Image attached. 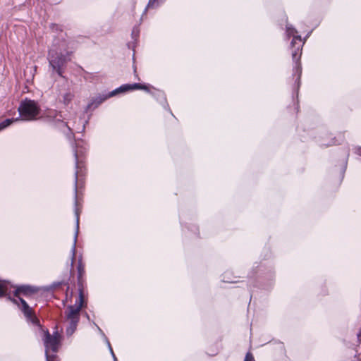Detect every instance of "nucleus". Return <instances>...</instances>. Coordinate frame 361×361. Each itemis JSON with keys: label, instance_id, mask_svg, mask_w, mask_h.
<instances>
[{"label": "nucleus", "instance_id": "nucleus-1", "mask_svg": "<svg viewBox=\"0 0 361 361\" xmlns=\"http://www.w3.org/2000/svg\"><path fill=\"white\" fill-rule=\"evenodd\" d=\"M48 60L52 69L59 76L63 77V68L67 61L70 60L66 42H61L59 44H53L49 51Z\"/></svg>", "mask_w": 361, "mask_h": 361}, {"label": "nucleus", "instance_id": "nucleus-2", "mask_svg": "<svg viewBox=\"0 0 361 361\" xmlns=\"http://www.w3.org/2000/svg\"><path fill=\"white\" fill-rule=\"evenodd\" d=\"M15 288L13 291L14 296L18 298L21 303V311L23 312L27 319L31 322L32 324H37L38 319L35 316L32 309L27 305L25 300H23L20 295L25 297H30L33 294L37 293L38 288L34 286L28 285H22L19 286L12 287Z\"/></svg>", "mask_w": 361, "mask_h": 361}, {"label": "nucleus", "instance_id": "nucleus-3", "mask_svg": "<svg viewBox=\"0 0 361 361\" xmlns=\"http://www.w3.org/2000/svg\"><path fill=\"white\" fill-rule=\"evenodd\" d=\"M84 304V295L81 288L79 289L78 298L73 305L67 307L65 311L66 320L69 323L66 328V334L71 336L76 330L80 320V312Z\"/></svg>", "mask_w": 361, "mask_h": 361}, {"label": "nucleus", "instance_id": "nucleus-4", "mask_svg": "<svg viewBox=\"0 0 361 361\" xmlns=\"http://www.w3.org/2000/svg\"><path fill=\"white\" fill-rule=\"evenodd\" d=\"M286 33L288 36L293 37L291 42V46L295 49L292 52V57L293 61L296 63L295 71L296 73H298L297 80H300L302 73V68L300 65L298 63V61L301 56L302 47L303 46L304 42L302 41L301 37L300 35H295V34L297 33V31L293 27L288 25H286Z\"/></svg>", "mask_w": 361, "mask_h": 361}, {"label": "nucleus", "instance_id": "nucleus-5", "mask_svg": "<svg viewBox=\"0 0 361 361\" xmlns=\"http://www.w3.org/2000/svg\"><path fill=\"white\" fill-rule=\"evenodd\" d=\"M43 342L45 347V355L47 361H56V357L49 355V352L56 353L60 347L61 336L56 331L51 335L48 331L44 332Z\"/></svg>", "mask_w": 361, "mask_h": 361}, {"label": "nucleus", "instance_id": "nucleus-6", "mask_svg": "<svg viewBox=\"0 0 361 361\" xmlns=\"http://www.w3.org/2000/svg\"><path fill=\"white\" fill-rule=\"evenodd\" d=\"M18 111L24 121H32L39 113V108L37 104L31 99H25L20 102L18 107Z\"/></svg>", "mask_w": 361, "mask_h": 361}, {"label": "nucleus", "instance_id": "nucleus-7", "mask_svg": "<svg viewBox=\"0 0 361 361\" xmlns=\"http://www.w3.org/2000/svg\"><path fill=\"white\" fill-rule=\"evenodd\" d=\"M134 90H143L146 92H149V86L146 85H141L139 83H133V84H125L121 85V87L116 88V90L111 91L109 94V97L115 96L116 94L120 92H126L128 91H132Z\"/></svg>", "mask_w": 361, "mask_h": 361}, {"label": "nucleus", "instance_id": "nucleus-8", "mask_svg": "<svg viewBox=\"0 0 361 361\" xmlns=\"http://www.w3.org/2000/svg\"><path fill=\"white\" fill-rule=\"evenodd\" d=\"M12 287L13 286L11 285L8 281L0 280V298L5 295L7 297L8 300L12 301L15 304H17L18 306H20L17 300L12 298L10 295Z\"/></svg>", "mask_w": 361, "mask_h": 361}, {"label": "nucleus", "instance_id": "nucleus-9", "mask_svg": "<svg viewBox=\"0 0 361 361\" xmlns=\"http://www.w3.org/2000/svg\"><path fill=\"white\" fill-rule=\"evenodd\" d=\"M75 216H76V231H75V235H74L73 245V247H72V249H71V252H72L71 265H73V260H74V258H75V245H76L77 238H78V230H79V213H78V209H75Z\"/></svg>", "mask_w": 361, "mask_h": 361}, {"label": "nucleus", "instance_id": "nucleus-10", "mask_svg": "<svg viewBox=\"0 0 361 361\" xmlns=\"http://www.w3.org/2000/svg\"><path fill=\"white\" fill-rule=\"evenodd\" d=\"M82 141H78L75 143V148L74 149V156L75 159V166L78 167V160H79V156L80 154H82L85 151L86 148L83 147Z\"/></svg>", "mask_w": 361, "mask_h": 361}, {"label": "nucleus", "instance_id": "nucleus-11", "mask_svg": "<svg viewBox=\"0 0 361 361\" xmlns=\"http://www.w3.org/2000/svg\"><path fill=\"white\" fill-rule=\"evenodd\" d=\"M73 97H74V95L73 93H71L70 92H66L62 96L61 102L63 104H64L65 105H68L71 102L72 99H73Z\"/></svg>", "mask_w": 361, "mask_h": 361}, {"label": "nucleus", "instance_id": "nucleus-12", "mask_svg": "<svg viewBox=\"0 0 361 361\" xmlns=\"http://www.w3.org/2000/svg\"><path fill=\"white\" fill-rule=\"evenodd\" d=\"M18 120H19L18 118H15V119L14 118H7V119L4 120V121L1 122L0 123V131L4 130V128H7L8 126H9L14 121H17Z\"/></svg>", "mask_w": 361, "mask_h": 361}, {"label": "nucleus", "instance_id": "nucleus-13", "mask_svg": "<svg viewBox=\"0 0 361 361\" xmlns=\"http://www.w3.org/2000/svg\"><path fill=\"white\" fill-rule=\"evenodd\" d=\"M159 5L158 0H149L147 8H154Z\"/></svg>", "mask_w": 361, "mask_h": 361}, {"label": "nucleus", "instance_id": "nucleus-14", "mask_svg": "<svg viewBox=\"0 0 361 361\" xmlns=\"http://www.w3.org/2000/svg\"><path fill=\"white\" fill-rule=\"evenodd\" d=\"M244 361H255L252 354L248 352L245 357Z\"/></svg>", "mask_w": 361, "mask_h": 361}, {"label": "nucleus", "instance_id": "nucleus-15", "mask_svg": "<svg viewBox=\"0 0 361 361\" xmlns=\"http://www.w3.org/2000/svg\"><path fill=\"white\" fill-rule=\"evenodd\" d=\"M78 277L80 278L81 277V275H82V271H83V268H82V266L81 264H79L78 267Z\"/></svg>", "mask_w": 361, "mask_h": 361}, {"label": "nucleus", "instance_id": "nucleus-16", "mask_svg": "<svg viewBox=\"0 0 361 361\" xmlns=\"http://www.w3.org/2000/svg\"><path fill=\"white\" fill-rule=\"evenodd\" d=\"M108 345H109V347L110 351H111V354H112V356H113V357H114V361H118V360H117V359H116V356H115V355H114V352H113V350H112V348H111V345H110L109 343H108Z\"/></svg>", "mask_w": 361, "mask_h": 361}, {"label": "nucleus", "instance_id": "nucleus-17", "mask_svg": "<svg viewBox=\"0 0 361 361\" xmlns=\"http://www.w3.org/2000/svg\"><path fill=\"white\" fill-rule=\"evenodd\" d=\"M356 153L359 155H361V148H358L356 150Z\"/></svg>", "mask_w": 361, "mask_h": 361}, {"label": "nucleus", "instance_id": "nucleus-18", "mask_svg": "<svg viewBox=\"0 0 361 361\" xmlns=\"http://www.w3.org/2000/svg\"><path fill=\"white\" fill-rule=\"evenodd\" d=\"M358 340L361 342V331L357 334Z\"/></svg>", "mask_w": 361, "mask_h": 361}, {"label": "nucleus", "instance_id": "nucleus-19", "mask_svg": "<svg viewBox=\"0 0 361 361\" xmlns=\"http://www.w3.org/2000/svg\"><path fill=\"white\" fill-rule=\"evenodd\" d=\"M78 173V171H76V172H75V183H77Z\"/></svg>", "mask_w": 361, "mask_h": 361}, {"label": "nucleus", "instance_id": "nucleus-20", "mask_svg": "<svg viewBox=\"0 0 361 361\" xmlns=\"http://www.w3.org/2000/svg\"><path fill=\"white\" fill-rule=\"evenodd\" d=\"M102 102V99H100V100L97 103V105H96V106L99 105Z\"/></svg>", "mask_w": 361, "mask_h": 361}]
</instances>
